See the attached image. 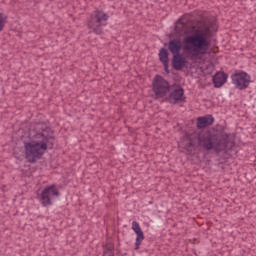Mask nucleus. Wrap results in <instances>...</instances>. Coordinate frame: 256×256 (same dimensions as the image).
Segmentation results:
<instances>
[{
    "label": "nucleus",
    "mask_w": 256,
    "mask_h": 256,
    "mask_svg": "<svg viewBox=\"0 0 256 256\" xmlns=\"http://www.w3.org/2000/svg\"><path fill=\"white\" fill-rule=\"evenodd\" d=\"M31 141L24 142V155L28 163H37L41 159L47 149H53L55 145V137L53 130L45 124H37L30 132Z\"/></svg>",
    "instance_id": "nucleus-1"
},
{
    "label": "nucleus",
    "mask_w": 256,
    "mask_h": 256,
    "mask_svg": "<svg viewBox=\"0 0 256 256\" xmlns=\"http://www.w3.org/2000/svg\"><path fill=\"white\" fill-rule=\"evenodd\" d=\"M177 33H185L188 35L184 38V51H187L191 57H199V55H207L209 45L211 42L208 40L211 34V29L205 23H200V26H192L185 30V23L176 25Z\"/></svg>",
    "instance_id": "nucleus-2"
},
{
    "label": "nucleus",
    "mask_w": 256,
    "mask_h": 256,
    "mask_svg": "<svg viewBox=\"0 0 256 256\" xmlns=\"http://www.w3.org/2000/svg\"><path fill=\"white\" fill-rule=\"evenodd\" d=\"M108 21L109 14L97 8L89 14L86 25L91 33H94L95 35H103V27L107 25Z\"/></svg>",
    "instance_id": "nucleus-3"
},
{
    "label": "nucleus",
    "mask_w": 256,
    "mask_h": 256,
    "mask_svg": "<svg viewBox=\"0 0 256 256\" xmlns=\"http://www.w3.org/2000/svg\"><path fill=\"white\" fill-rule=\"evenodd\" d=\"M171 90L169 82L161 75H156L152 81V91L156 99H163Z\"/></svg>",
    "instance_id": "nucleus-4"
},
{
    "label": "nucleus",
    "mask_w": 256,
    "mask_h": 256,
    "mask_svg": "<svg viewBox=\"0 0 256 256\" xmlns=\"http://www.w3.org/2000/svg\"><path fill=\"white\" fill-rule=\"evenodd\" d=\"M59 195H61V193L59 192V188H57V185L52 184V185L46 186L42 190L39 197V201L42 207H49L53 205V199H55V197H59Z\"/></svg>",
    "instance_id": "nucleus-5"
},
{
    "label": "nucleus",
    "mask_w": 256,
    "mask_h": 256,
    "mask_svg": "<svg viewBox=\"0 0 256 256\" xmlns=\"http://www.w3.org/2000/svg\"><path fill=\"white\" fill-rule=\"evenodd\" d=\"M231 79L233 85L240 91L247 89L251 83V76L243 70L234 72V74L231 75Z\"/></svg>",
    "instance_id": "nucleus-6"
},
{
    "label": "nucleus",
    "mask_w": 256,
    "mask_h": 256,
    "mask_svg": "<svg viewBox=\"0 0 256 256\" xmlns=\"http://www.w3.org/2000/svg\"><path fill=\"white\" fill-rule=\"evenodd\" d=\"M167 101L172 105H177V103H183L185 101V90L183 88H176L170 92Z\"/></svg>",
    "instance_id": "nucleus-7"
},
{
    "label": "nucleus",
    "mask_w": 256,
    "mask_h": 256,
    "mask_svg": "<svg viewBox=\"0 0 256 256\" xmlns=\"http://www.w3.org/2000/svg\"><path fill=\"white\" fill-rule=\"evenodd\" d=\"M132 231L136 233V242H135V249H139L141 247V243L145 240V234H143V230H141V226L139 225V222L133 221L132 222Z\"/></svg>",
    "instance_id": "nucleus-8"
},
{
    "label": "nucleus",
    "mask_w": 256,
    "mask_h": 256,
    "mask_svg": "<svg viewBox=\"0 0 256 256\" xmlns=\"http://www.w3.org/2000/svg\"><path fill=\"white\" fill-rule=\"evenodd\" d=\"M215 123L213 115H205L197 118V129H205V127H211Z\"/></svg>",
    "instance_id": "nucleus-9"
},
{
    "label": "nucleus",
    "mask_w": 256,
    "mask_h": 256,
    "mask_svg": "<svg viewBox=\"0 0 256 256\" xmlns=\"http://www.w3.org/2000/svg\"><path fill=\"white\" fill-rule=\"evenodd\" d=\"M187 59L181 54H176L172 59V66L176 71H181L183 67H186Z\"/></svg>",
    "instance_id": "nucleus-10"
},
{
    "label": "nucleus",
    "mask_w": 256,
    "mask_h": 256,
    "mask_svg": "<svg viewBox=\"0 0 256 256\" xmlns=\"http://www.w3.org/2000/svg\"><path fill=\"white\" fill-rule=\"evenodd\" d=\"M227 74L225 72H217L213 76V84L216 89L223 87L227 83Z\"/></svg>",
    "instance_id": "nucleus-11"
},
{
    "label": "nucleus",
    "mask_w": 256,
    "mask_h": 256,
    "mask_svg": "<svg viewBox=\"0 0 256 256\" xmlns=\"http://www.w3.org/2000/svg\"><path fill=\"white\" fill-rule=\"evenodd\" d=\"M183 45L181 44L180 39L170 40L168 43V49L173 55H179Z\"/></svg>",
    "instance_id": "nucleus-12"
},
{
    "label": "nucleus",
    "mask_w": 256,
    "mask_h": 256,
    "mask_svg": "<svg viewBox=\"0 0 256 256\" xmlns=\"http://www.w3.org/2000/svg\"><path fill=\"white\" fill-rule=\"evenodd\" d=\"M198 143L199 145H202L206 151H211V149H213V139H211V137L200 135L198 136Z\"/></svg>",
    "instance_id": "nucleus-13"
},
{
    "label": "nucleus",
    "mask_w": 256,
    "mask_h": 256,
    "mask_svg": "<svg viewBox=\"0 0 256 256\" xmlns=\"http://www.w3.org/2000/svg\"><path fill=\"white\" fill-rule=\"evenodd\" d=\"M227 147V140L216 138L213 140V148L216 153H220V151H223Z\"/></svg>",
    "instance_id": "nucleus-14"
},
{
    "label": "nucleus",
    "mask_w": 256,
    "mask_h": 256,
    "mask_svg": "<svg viewBox=\"0 0 256 256\" xmlns=\"http://www.w3.org/2000/svg\"><path fill=\"white\" fill-rule=\"evenodd\" d=\"M159 60L161 63H169V52L165 48H161L159 51Z\"/></svg>",
    "instance_id": "nucleus-15"
},
{
    "label": "nucleus",
    "mask_w": 256,
    "mask_h": 256,
    "mask_svg": "<svg viewBox=\"0 0 256 256\" xmlns=\"http://www.w3.org/2000/svg\"><path fill=\"white\" fill-rule=\"evenodd\" d=\"M5 23H7V16L3 13H0V33L5 29Z\"/></svg>",
    "instance_id": "nucleus-16"
},
{
    "label": "nucleus",
    "mask_w": 256,
    "mask_h": 256,
    "mask_svg": "<svg viewBox=\"0 0 256 256\" xmlns=\"http://www.w3.org/2000/svg\"><path fill=\"white\" fill-rule=\"evenodd\" d=\"M166 73H169V63H163Z\"/></svg>",
    "instance_id": "nucleus-17"
},
{
    "label": "nucleus",
    "mask_w": 256,
    "mask_h": 256,
    "mask_svg": "<svg viewBox=\"0 0 256 256\" xmlns=\"http://www.w3.org/2000/svg\"><path fill=\"white\" fill-rule=\"evenodd\" d=\"M190 147H193V142H190Z\"/></svg>",
    "instance_id": "nucleus-18"
}]
</instances>
